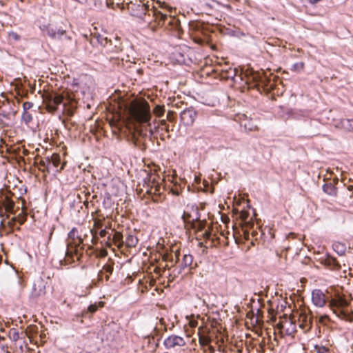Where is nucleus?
Here are the masks:
<instances>
[{
  "label": "nucleus",
  "instance_id": "6e6552de",
  "mask_svg": "<svg viewBox=\"0 0 353 353\" xmlns=\"http://www.w3.org/2000/svg\"><path fill=\"white\" fill-rule=\"evenodd\" d=\"M163 345L166 349H174L177 347H181L185 346L186 342L183 337L172 334L164 340Z\"/></svg>",
  "mask_w": 353,
  "mask_h": 353
},
{
  "label": "nucleus",
  "instance_id": "f704fd0d",
  "mask_svg": "<svg viewBox=\"0 0 353 353\" xmlns=\"http://www.w3.org/2000/svg\"><path fill=\"white\" fill-rule=\"evenodd\" d=\"M99 134H95V133H93V134H83V137H82V139L83 141H85V137H88V139L92 141V139H94L96 141H97L99 139Z\"/></svg>",
  "mask_w": 353,
  "mask_h": 353
},
{
  "label": "nucleus",
  "instance_id": "9d476101",
  "mask_svg": "<svg viewBox=\"0 0 353 353\" xmlns=\"http://www.w3.org/2000/svg\"><path fill=\"white\" fill-rule=\"evenodd\" d=\"M299 327L304 332H309L312 327V316L310 314L301 312L299 318Z\"/></svg>",
  "mask_w": 353,
  "mask_h": 353
},
{
  "label": "nucleus",
  "instance_id": "58836bf2",
  "mask_svg": "<svg viewBox=\"0 0 353 353\" xmlns=\"http://www.w3.org/2000/svg\"><path fill=\"white\" fill-rule=\"evenodd\" d=\"M202 235L203 236V237L206 239H210L211 237H212V234L210 233V232L205 230L203 233L202 234Z\"/></svg>",
  "mask_w": 353,
  "mask_h": 353
},
{
  "label": "nucleus",
  "instance_id": "3c124183",
  "mask_svg": "<svg viewBox=\"0 0 353 353\" xmlns=\"http://www.w3.org/2000/svg\"><path fill=\"white\" fill-rule=\"evenodd\" d=\"M112 45H114L115 48H117L118 47V45H117V41H116L114 43H112Z\"/></svg>",
  "mask_w": 353,
  "mask_h": 353
},
{
  "label": "nucleus",
  "instance_id": "7ed1b4c3",
  "mask_svg": "<svg viewBox=\"0 0 353 353\" xmlns=\"http://www.w3.org/2000/svg\"><path fill=\"white\" fill-rule=\"evenodd\" d=\"M141 21L148 23V27L152 30L155 31L158 26H177L179 21L174 17L168 16L166 14L159 11L154 6H150V10L143 14V17L139 18Z\"/></svg>",
  "mask_w": 353,
  "mask_h": 353
},
{
  "label": "nucleus",
  "instance_id": "2eb2a0df",
  "mask_svg": "<svg viewBox=\"0 0 353 353\" xmlns=\"http://www.w3.org/2000/svg\"><path fill=\"white\" fill-rule=\"evenodd\" d=\"M49 158L50 160V166L52 167V171L59 172L64 169L65 163H63L59 167L61 164V157L59 154L54 153Z\"/></svg>",
  "mask_w": 353,
  "mask_h": 353
},
{
  "label": "nucleus",
  "instance_id": "f3484780",
  "mask_svg": "<svg viewBox=\"0 0 353 353\" xmlns=\"http://www.w3.org/2000/svg\"><path fill=\"white\" fill-rule=\"evenodd\" d=\"M193 262V256L191 254H184L181 262L180 263L179 268L184 269L190 267Z\"/></svg>",
  "mask_w": 353,
  "mask_h": 353
},
{
  "label": "nucleus",
  "instance_id": "4468645a",
  "mask_svg": "<svg viewBox=\"0 0 353 353\" xmlns=\"http://www.w3.org/2000/svg\"><path fill=\"white\" fill-rule=\"evenodd\" d=\"M34 163L39 167V169L42 172L50 173L52 172V167L50 166V160L49 157L44 159L37 158L35 159Z\"/></svg>",
  "mask_w": 353,
  "mask_h": 353
},
{
  "label": "nucleus",
  "instance_id": "6e6d98bb",
  "mask_svg": "<svg viewBox=\"0 0 353 353\" xmlns=\"http://www.w3.org/2000/svg\"><path fill=\"white\" fill-rule=\"evenodd\" d=\"M168 257V256H164V260H167Z\"/></svg>",
  "mask_w": 353,
  "mask_h": 353
},
{
  "label": "nucleus",
  "instance_id": "1a4fd4ad",
  "mask_svg": "<svg viewBox=\"0 0 353 353\" xmlns=\"http://www.w3.org/2000/svg\"><path fill=\"white\" fill-rule=\"evenodd\" d=\"M281 332L288 336L293 335L296 332V325L290 319H286L277 324Z\"/></svg>",
  "mask_w": 353,
  "mask_h": 353
},
{
  "label": "nucleus",
  "instance_id": "2f4dec72",
  "mask_svg": "<svg viewBox=\"0 0 353 353\" xmlns=\"http://www.w3.org/2000/svg\"><path fill=\"white\" fill-rule=\"evenodd\" d=\"M9 337L12 341H17L19 339V332L15 329H12L9 332Z\"/></svg>",
  "mask_w": 353,
  "mask_h": 353
},
{
  "label": "nucleus",
  "instance_id": "5fc2aeb1",
  "mask_svg": "<svg viewBox=\"0 0 353 353\" xmlns=\"http://www.w3.org/2000/svg\"><path fill=\"white\" fill-rule=\"evenodd\" d=\"M149 132L152 133V132H153V130L150 128V129L149 130Z\"/></svg>",
  "mask_w": 353,
  "mask_h": 353
},
{
  "label": "nucleus",
  "instance_id": "de8ad7c7",
  "mask_svg": "<svg viewBox=\"0 0 353 353\" xmlns=\"http://www.w3.org/2000/svg\"><path fill=\"white\" fill-rule=\"evenodd\" d=\"M228 70V68H223V69H222V70H221V71H222V74H221V75H222V74H225V72H224V70Z\"/></svg>",
  "mask_w": 353,
  "mask_h": 353
},
{
  "label": "nucleus",
  "instance_id": "20e7f679",
  "mask_svg": "<svg viewBox=\"0 0 353 353\" xmlns=\"http://www.w3.org/2000/svg\"><path fill=\"white\" fill-rule=\"evenodd\" d=\"M312 303L318 307H323L328 302L330 307L339 316L344 314V308L348 305L347 301L340 296H337L334 299L329 301L327 295L320 289H314L312 292Z\"/></svg>",
  "mask_w": 353,
  "mask_h": 353
},
{
  "label": "nucleus",
  "instance_id": "4be33fe9",
  "mask_svg": "<svg viewBox=\"0 0 353 353\" xmlns=\"http://www.w3.org/2000/svg\"><path fill=\"white\" fill-rule=\"evenodd\" d=\"M225 74H222V78L226 79H234L237 74L236 68H229L228 70H224Z\"/></svg>",
  "mask_w": 353,
  "mask_h": 353
},
{
  "label": "nucleus",
  "instance_id": "a878e982",
  "mask_svg": "<svg viewBox=\"0 0 353 353\" xmlns=\"http://www.w3.org/2000/svg\"><path fill=\"white\" fill-rule=\"evenodd\" d=\"M182 269L174 268L168 276V282H172L181 273Z\"/></svg>",
  "mask_w": 353,
  "mask_h": 353
},
{
  "label": "nucleus",
  "instance_id": "ddd939ff",
  "mask_svg": "<svg viewBox=\"0 0 353 353\" xmlns=\"http://www.w3.org/2000/svg\"><path fill=\"white\" fill-rule=\"evenodd\" d=\"M321 263L331 270L338 271L341 269V265L336 259L330 255H326L321 259Z\"/></svg>",
  "mask_w": 353,
  "mask_h": 353
},
{
  "label": "nucleus",
  "instance_id": "aec40b11",
  "mask_svg": "<svg viewBox=\"0 0 353 353\" xmlns=\"http://www.w3.org/2000/svg\"><path fill=\"white\" fill-rule=\"evenodd\" d=\"M334 250L339 254V255H343L345 253L346 251V246L344 243H340V242H335L332 245Z\"/></svg>",
  "mask_w": 353,
  "mask_h": 353
},
{
  "label": "nucleus",
  "instance_id": "37998d69",
  "mask_svg": "<svg viewBox=\"0 0 353 353\" xmlns=\"http://www.w3.org/2000/svg\"><path fill=\"white\" fill-rule=\"evenodd\" d=\"M241 218L243 219V220H245L246 218H247V213L245 212H242L241 214Z\"/></svg>",
  "mask_w": 353,
  "mask_h": 353
},
{
  "label": "nucleus",
  "instance_id": "c03bdc74",
  "mask_svg": "<svg viewBox=\"0 0 353 353\" xmlns=\"http://www.w3.org/2000/svg\"><path fill=\"white\" fill-rule=\"evenodd\" d=\"M16 222L12 221V219L8 222V225L10 228H12Z\"/></svg>",
  "mask_w": 353,
  "mask_h": 353
},
{
  "label": "nucleus",
  "instance_id": "6ab92c4d",
  "mask_svg": "<svg viewBox=\"0 0 353 353\" xmlns=\"http://www.w3.org/2000/svg\"><path fill=\"white\" fill-rule=\"evenodd\" d=\"M112 240H113L114 244L119 248H121L123 245V244H124V241L123 240V235L119 232H114V234H113V236H112Z\"/></svg>",
  "mask_w": 353,
  "mask_h": 353
},
{
  "label": "nucleus",
  "instance_id": "72a5a7b5",
  "mask_svg": "<svg viewBox=\"0 0 353 353\" xmlns=\"http://www.w3.org/2000/svg\"><path fill=\"white\" fill-rule=\"evenodd\" d=\"M314 350L316 352V353H328L329 352L328 348L318 345L314 346Z\"/></svg>",
  "mask_w": 353,
  "mask_h": 353
},
{
  "label": "nucleus",
  "instance_id": "0eeeda50",
  "mask_svg": "<svg viewBox=\"0 0 353 353\" xmlns=\"http://www.w3.org/2000/svg\"><path fill=\"white\" fill-rule=\"evenodd\" d=\"M127 8L131 15L139 18L143 17V14L145 12L150 10V4L148 1L143 3L142 0H135V2L130 1L128 3Z\"/></svg>",
  "mask_w": 353,
  "mask_h": 353
},
{
  "label": "nucleus",
  "instance_id": "09e8293b",
  "mask_svg": "<svg viewBox=\"0 0 353 353\" xmlns=\"http://www.w3.org/2000/svg\"><path fill=\"white\" fill-rule=\"evenodd\" d=\"M210 350L212 352V353H214V348L213 347H210Z\"/></svg>",
  "mask_w": 353,
  "mask_h": 353
},
{
  "label": "nucleus",
  "instance_id": "a18cd8bd",
  "mask_svg": "<svg viewBox=\"0 0 353 353\" xmlns=\"http://www.w3.org/2000/svg\"><path fill=\"white\" fill-rule=\"evenodd\" d=\"M310 2L312 3V4H315L317 2H319L320 0H309Z\"/></svg>",
  "mask_w": 353,
  "mask_h": 353
},
{
  "label": "nucleus",
  "instance_id": "cd10ccee",
  "mask_svg": "<svg viewBox=\"0 0 353 353\" xmlns=\"http://www.w3.org/2000/svg\"><path fill=\"white\" fill-rule=\"evenodd\" d=\"M102 221L101 220H94V228L92 230H91V232L92 234V235L94 236L97 234V230L98 229H101L102 228Z\"/></svg>",
  "mask_w": 353,
  "mask_h": 353
},
{
  "label": "nucleus",
  "instance_id": "c85d7f7f",
  "mask_svg": "<svg viewBox=\"0 0 353 353\" xmlns=\"http://www.w3.org/2000/svg\"><path fill=\"white\" fill-rule=\"evenodd\" d=\"M304 68V63L303 62H298L295 63L292 65L291 70L294 72H300Z\"/></svg>",
  "mask_w": 353,
  "mask_h": 353
},
{
  "label": "nucleus",
  "instance_id": "f8f14e48",
  "mask_svg": "<svg viewBox=\"0 0 353 353\" xmlns=\"http://www.w3.org/2000/svg\"><path fill=\"white\" fill-rule=\"evenodd\" d=\"M196 115V113L192 108H187L181 113V121L186 125H191L194 122Z\"/></svg>",
  "mask_w": 353,
  "mask_h": 353
},
{
  "label": "nucleus",
  "instance_id": "864d4df0",
  "mask_svg": "<svg viewBox=\"0 0 353 353\" xmlns=\"http://www.w3.org/2000/svg\"><path fill=\"white\" fill-rule=\"evenodd\" d=\"M155 179H156V176H154L153 178L152 179V180L153 182H154Z\"/></svg>",
  "mask_w": 353,
  "mask_h": 353
},
{
  "label": "nucleus",
  "instance_id": "5701e85b",
  "mask_svg": "<svg viewBox=\"0 0 353 353\" xmlns=\"http://www.w3.org/2000/svg\"><path fill=\"white\" fill-rule=\"evenodd\" d=\"M98 310V305L97 304H91L88 306L87 310L82 312V316L84 317H90L89 313L91 314L94 313Z\"/></svg>",
  "mask_w": 353,
  "mask_h": 353
},
{
  "label": "nucleus",
  "instance_id": "4c0bfd02",
  "mask_svg": "<svg viewBox=\"0 0 353 353\" xmlns=\"http://www.w3.org/2000/svg\"><path fill=\"white\" fill-rule=\"evenodd\" d=\"M188 325L190 327L194 328L197 326L198 322L196 320L191 319L189 321Z\"/></svg>",
  "mask_w": 353,
  "mask_h": 353
},
{
  "label": "nucleus",
  "instance_id": "ea45409f",
  "mask_svg": "<svg viewBox=\"0 0 353 353\" xmlns=\"http://www.w3.org/2000/svg\"><path fill=\"white\" fill-rule=\"evenodd\" d=\"M33 105V103L32 102H25L23 103V108L24 110H29L30 109Z\"/></svg>",
  "mask_w": 353,
  "mask_h": 353
},
{
  "label": "nucleus",
  "instance_id": "423d86ee",
  "mask_svg": "<svg viewBox=\"0 0 353 353\" xmlns=\"http://www.w3.org/2000/svg\"><path fill=\"white\" fill-rule=\"evenodd\" d=\"M182 218L187 228H190L198 232H202L205 228V222L200 220L197 208L192 207L190 211H184Z\"/></svg>",
  "mask_w": 353,
  "mask_h": 353
},
{
  "label": "nucleus",
  "instance_id": "bb28decb",
  "mask_svg": "<svg viewBox=\"0 0 353 353\" xmlns=\"http://www.w3.org/2000/svg\"><path fill=\"white\" fill-rule=\"evenodd\" d=\"M153 112L156 116L159 117L163 116L165 112L164 106L157 105L153 110Z\"/></svg>",
  "mask_w": 353,
  "mask_h": 353
},
{
  "label": "nucleus",
  "instance_id": "a19ab883",
  "mask_svg": "<svg viewBox=\"0 0 353 353\" xmlns=\"http://www.w3.org/2000/svg\"><path fill=\"white\" fill-rule=\"evenodd\" d=\"M23 117V119H24L26 122H28V121H29L30 120H31V119H32L31 116H30V114H24Z\"/></svg>",
  "mask_w": 353,
  "mask_h": 353
},
{
  "label": "nucleus",
  "instance_id": "dca6fc26",
  "mask_svg": "<svg viewBox=\"0 0 353 353\" xmlns=\"http://www.w3.org/2000/svg\"><path fill=\"white\" fill-rule=\"evenodd\" d=\"M113 262H110L106 263L103 265L102 270L99 272V276H102V274H105V277L106 281H108L110 278V275L112 274L113 272Z\"/></svg>",
  "mask_w": 353,
  "mask_h": 353
},
{
  "label": "nucleus",
  "instance_id": "f257e3e1",
  "mask_svg": "<svg viewBox=\"0 0 353 353\" xmlns=\"http://www.w3.org/2000/svg\"><path fill=\"white\" fill-rule=\"evenodd\" d=\"M126 108L129 119L134 125V132H142L144 130L143 128L138 130L139 126L145 128L150 125L151 110L146 101H133Z\"/></svg>",
  "mask_w": 353,
  "mask_h": 353
},
{
  "label": "nucleus",
  "instance_id": "4d7b16f0",
  "mask_svg": "<svg viewBox=\"0 0 353 353\" xmlns=\"http://www.w3.org/2000/svg\"><path fill=\"white\" fill-rule=\"evenodd\" d=\"M253 79H254V81H257V79H256V77H253Z\"/></svg>",
  "mask_w": 353,
  "mask_h": 353
},
{
  "label": "nucleus",
  "instance_id": "79ce46f5",
  "mask_svg": "<svg viewBox=\"0 0 353 353\" xmlns=\"http://www.w3.org/2000/svg\"><path fill=\"white\" fill-rule=\"evenodd\" d=\"M107 231L103 229V230H101V231L99 232V235L101 237H105L107 234Z\"/></svg>",
  "mask_w": 353,
  "mask_h": 353
},
{
  "label": "nucleus",
  "instance_id": "a211bd4d",
  "mask_svg": "<svg viewBox=\"0 0 353 353\" xmlns=\"http://www.w3.org/2000/svg\"><path fill=\"white\" fill-rule=\"evenodd\" d=\"M323 190L326 194L330 196H336L337 194L336 188L335 187L334 184L331 182L324 184L323 186Z\"/></svg>",
  "mask_w": 353,
  "mask_h": 353
},
{
  "label": "nucleus",
  "instance_id": "b1692460",
  "mask_svg": "<svg viewBox=\"0 0 353 353\" xmlns=\"http://www.w3.org/2000/svg\"><path fill=\"white\" fill-rule=\"evenodd\" d=\"M180 256H181V252H180L179 250L176 249V250H174L172 249V253L170 254V261L172 262L174 261L176 263H180Z\"/></svg>",
  "mask_w": 353,
  "mask_h": 353
},
{
  "label": "nucleus",
  "instance_id": "7c9ffc66",
  "mask_svg": "<svg viewBox=\"0 0 353 353\" xmlns=\"http://www.w3.org/2000/svg\"><path fill=\"white\" fill-rule=\"evenodd\" d=\"M242 230H243V235L245 240H247V241L250 240V232L247 229H244V228H243ZM256 234H257V232H256V231H252L251 233L252 236H254Z\"/></svg>",
  "mask_w": 353,
  "mask_h": 353
},
{
  "label": "nucleus",
  "instance_id": "603ef678",
  "mask_svg": "<svg viewBox=\"0 0 353 353\" xmlns=\"http://www.w3.org/2000/svg\"><path fill=\"white\" fill-rule=\"evenodd\" d=\"M65 38H66L67 39H68V40H70V39H71V37H70V36H66V35H65Z\"/></svg>",
  "mask_w": 353,
  "mask_h": 353
},
{
  "label": "nucleus",
  "instance_id": "8fccbe9b",
  "mask_svg": "<svg viewBox=\"0 0 353 353\" xmlns=\"http://www.w3.org/2000/svg\"><path fill=\"white\" fill-rule=\"evenodd\" d=\"M106 254H107V252L104 250V251H103V252H102L101 255H102V256H105V255H106Z\"/></svg>",
  "mask_w": 353,
  "mask_h": 353
},
{
  "label": "nucleus",
  "instance_id": "412c9836",
  "mask_svg": "<svg viewBox=\"0 0 353 353\" xmlns=\"http://www.w3.org/2000/svg\"><path fill=\"white\" fill-rule=\"evenodd\" d=\"M138 241L139 240L137 236L132 234H129L126 237L125 243L128 248H134L137 245Z\"/></svg>",
  "mask_w": 353,
  "mask_h": 353
},
{
  "label": "nucleus",
  "instance_id": "13d9d810",
  "mask_svg": "<svg viewBox=\"0 0 353 353\" xmlns=\"http://www.w3.org/2000/svg\"><path fill=\"white\" fill-rule=\"evenodd\" d=\"M244 126L245 128V130H247V125H246V123L244 124Z\"/></svg>",
  "mask_w": 353,
  "mask_h": 353
},
{
  "label": "nucleus",
  "instance_id": "e433bc0d",
  "mask_svg": "<svg viewBox=\"0 0 353 353\" xmlns=\"http://www.w3.org/2000/svg\"><path fill=\"white\" fill-rule=\"evenodd\" d=\"M98 42H99L101 45L104 46H105L108 43H110V45H112V40H111V39H108V38H107V37H105V38H103V37H99V38H98Z\"/></svg>",
  "mask_w": 353,
  "mask_h": 353
},
{
  "label": "nucleus",
  "instance_id": "473e14b6",
  "mask_svg": "<svg viewBox=\"0 0 353 353\" xmlns=\"http://www.w3.org/2000/svg\"><path fill=\"white\" fill-rule=\"evenodd\" d=\"M330 322V318L327 315H323L319 317L318 323L326 325Z\"/></svg>",
  "mask_w": 353,
  "mask_h": 353
},
{
  "label": "nucleus",
  "instance_id": "49530a36",
  "mask_svg": "<svg viewBox=\"0 0 353 353\" xmlns=\"http://www.w3.org/2000/svg\"><path fill=\"white\" fill-rule=\"evenodd\" d=\"M12 35L13 36V37L15 39H18V35L15 33H12Z\"/></svg>",
  "mask_w": 353,
  "mask_h": 353
},
{
  "label": "nucleus",
  "instance_id": "393cba45",
  "mask_svg": "<svg viewBox=\"0 0 353 353\" xmlns=\"http://www.w3.org/2000/svg\"><path fill=\"white\" fill-rule=\"evenodd\" d=\"M342 125L345 130L353 131V119H345L342 121Z\"/></svg>",
  "mask_w": 353,
  "mask_h": 353
},
{
  "label": "nucleus",
  "instance_id": "39448f33",
  "mask_svg": "<svg viewBox=\"0 0 353 353\" xmlns=\"http://www.w3.org/2000/svg\"><path fill=\"white\" fill-rule=\"evenodd\" d=\"M43 101L46 104L47 110L49 112H54L59 110V106L61 105V112L68 114H72L74 106L70 105L69 108L67 107L66 103L63 102V97L58 94L48 93L43 95Z\"/></svg>",
  "mask_w": 353,
  "mask_h": 353
},
{
  "label": "nucleus",
  "instance_id": "bf43d9fd",
  "mask_svg": "<svg viewBox=\"0 0 353 353\" xmlns=\"http://www.w3.org/2000/svg\"><path fill=\"white\" fill-rule=\"evenodd\" d=\"M248 130L249 131H252V130H253V129L252 128H249Z\"/></svg>",
  "mask_w": 353,
  "mask_h": 353
},
{
  "label": "nucleus",
  "instance_id": "c9c22d12",
  "mask_svg": "<svg viewBox=\"0 0 353 353\" xmlns=\"http://www.w3.org/2000/svg\"><path fill=\"white\" fill-rule=\"evenodd\" d=\"M137 134H134V133L126 134V139L128 141L131 140L134 143V145H137ZM138 134L140 135L141 134Z\"/></svg>",
  "mask_w": 353,
  "mask_h": 353
},
{
  "label": "nucleus",
  "instance_id": "c756f323",
  "mask_svg": "<svg viewBox=\"0 0 353 353\" xmlns=\"http://www.w3.org/2000/svg\"><path fill=\"white\" fill-rule=\"evenodd\" d=\"M210 341L211 340L208 336L199 334V342L201 345H208Z\"/></svg>",
  "mask_w": 353,
  "mask_h": 353
},
{
  "label": "nucleus",
  "instance_id": "9b49d317",
  "mask_svg": "<svg viewBox=\"0 0 353 353\" xmlns=\"http://www.w3.org/2000/svg\"><path fill=\"white\" fill-rule=\"evenodd\" d=\"M41 30L52 39H61L66 33L65 30L61 29L57 30L50 25L43 26Z\"/></svg>",
  "mask_w": 353,
  "mask_h": 353
},
{
  "label": "nucleus",
  "instance_id": "f03ea898",
  "mask_svg": "<svg viewBox=\"0 0 353 353\" xmlns=\"http://www.w3.org/2000/svg\"><path fill=\"white\" fill-rule=\"evenodd\" d=\"M83 250V239L77 236V230L74 228L68 233L65 257L60 261L61 265H72L80 261Z\"/></svg>",
  "mask_w": 353,
  "mask_h": 353
}]
</instances>
